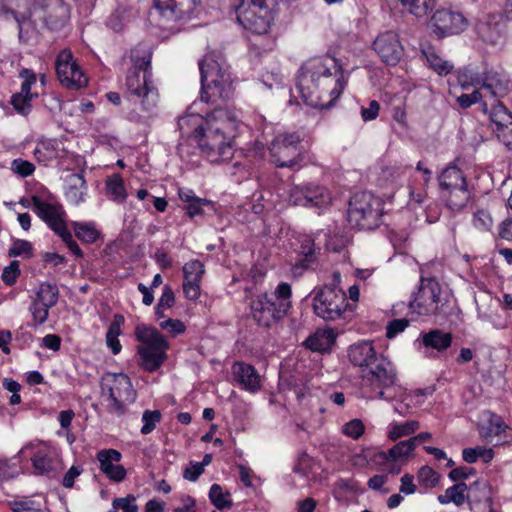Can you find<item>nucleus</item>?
Wrapping results in <instances>:
<instances>
[{
	"label": "nucleus",
	"instance_id": "6",
	"mask_svg": "<svg viewBox=\"0 0 512 512\" xmlns=\"http://www.w3.org/2000/svg\"><path fill=\"white\" fill-rule=\"evenodd\" d=\"M383 216V202L372 193H356L349 201L347 220L359 230H373L380 226Z\"/></svg>",
	"mask_w": 512,
	"mask_h": 512
},
{
	"label": "nucleus",
	"instance_id": "20",
	"mask_svg": "<svg viewBox=\"0 0 512 512\" xmlns=\"http://www.w3.org/2000/svg\"><path fill=\"white\" fill-rule=\"evenodd\" d=\"M373 49L388 65H396L403 56L404 48L394 31L380 33L373 42Z\"/></svg>",
	"mask_w": 512,
	"mask_h": 512
},
{
	"label": "nucleus",
	"instance_id": "14",
	"mask_svg": "<svg viewBox=\"0 0 512 512\" xmlns=\"http://www.w3.org/2000/svg\"><path fill=\"white\" fill-rule=\"evenodd\" d=\"M38 0H1L0 11L11 15L18 25V38L22 43H29L35 30L32 20L33 7Z\"/></svg>",
	"mask_w": 512,
	"mask_h": 512
},
{
	"label": "nucleus",
	"instance_id": "4",
	"mask_svg": "<svg viewBox=\"0 0 512 512\" xmlns=\"http://www.w3.org/2000/svg\"><path fill=\"white\" fill-rule=\"evenodd\" d=\"M291 296L288 283H280L274 291L255 296L250 303L252 318L260 326L271 327L287 315L291 308Z\"/></svg>",
	"mask_w": 512,
	"mask_h": 512
},
{
	"label": "nucleus",
	"instance_id": "41",
	"mask_svg": "<svg viewBox=\"0 0 512 512\" xmlns=\"http://www.w3.org/2000/svg\"><path fill=\"white\" fill-rule=\"evenodd\" d=\"M507 428L508 426L501 417L493 414L489 419L487 426L481 432V436L487 443H492L493 437H497L505 433Z\"/></svg>",
	"mask_w": 512,
	"mask_h": 512
},
{
	"label": "nucleus",
	"instance_id": "62",
	"mask_svg": "<svg viewBox=\"0 0 512 512\" xmlns=\"http://www.w3.org/2000/svg\"><path fill=\"white\" fill-rule=\"evenodd\" d=\"M159 326L164 330H168L172 336L182 334L186 329L182 321L171 318L161 321Z\"/></svg>",
	"mask_w": 512,
	"mask_h": 512
},
{
	"label": "nucleus",
	"instance_id": "50",
	"mask_svg": "<svg viewBox=\"0 0 512 512\" xmlns=\"http://www.w3.org/2000/svg\"><path fill=\"white\" fill-rule=\"evenodd\" d=\"M418 482L424 488H433L439 482V474L429 466H423L418 471Z\"/></svg>",
	"mask_w": 512,
	"mask_h": 512
},
{
	"label": "nucleus",
	"instance_id": "64",
	"mask_svg": "<svg viewBox=\"0 0 512 512\" xmlns=\"http://www.w3.org/2000/svg\"><path fill=\"white\" fill-rule=\"evenodd\" d=\"M10 507L13 512H43L40 507L35 506L34 501L29 499L13 501Z\"/></svg>",
	"mask_w": 512,
	"mask_h": 512
},
{
	"label": "nucleus",
	"instance_id": "52",
	"mask_svg": "<svg viewBox=\"0 0 512 512\" xmlns=\"http://www.w3.org/2000/svg\"><path fill=\"white\" fill-rule=\"evenodd\" d=\"M473 225L480 231L488 232L493 226V219L486 210H478L474 214Z\"/></svg>",
	"mask_w": 512,
	"mask_h": 512
},
{
	"label": "nucleus",
	"instance_id": "32",
	"mask_svg": "<svg viewBox=\"0 0 512 512\" xmlns=\"http://www.w3.org/2000/svg\"><path fill=\"white\" fill-rule=\"evenodd\" d=\"M336 336L333 330H318L305 341L306 346L316 352H326L335 343Z\"/></svg>",
	"mask_w": 512,
	"mask_h": 512
},
{
	"label": "nucleus",
	"instance_id": "31",
	"mask_svg": "<svg viewBox=\"0 0 512 512\" xmlns=\"http://www.w3.org/2000/svg\"><path fill=\"white\" fill-rule=\"evenodd\" d=\"M453 336L450 332L433 329L422 335V343L426 348L435 349L438 352L447 350L452 344Z\"/></svg>",
	"mask_w": 512,
	"mask_h": 512
},
{
	"label": "nucleus",
	"instance_id": "34",
	"mask_svg": "<svg viewBox=\"0 0 512 512\" xmlns=\"http://www.w3.org/2000/svg\"><path fill=\"white\" fill-rule=\"evenodd\" d=\"M70 10L62 0H55L52 11L46 17V23L51 29L62 28L69 20Z\"/></svg>",
	"mask_w": 512,
	"mask_h": 512
},
{
	"label": "nucleus",
	"instance_id": "7",
	"mask_svg": "<svg viewBox=\"0 0 512 512\" xmlns=\"http://www.w3.org/2000/svg\"><path fill=\"white\" fill-rule=\"evenodd\" d=\"M101 396L107 402V411L120 417L126 413L127 405L135 401L136 391L126 374L108 373L101 380Z\"/></svg>",
	"mask_w": 512,
	"mask_h": 512
},
{
	"label": "nucleus",
	"instance_id": "40",
	"mask_svg": "<svg viewBox=\"0 0 512 512\" xmlns=\"http://www.w3.org/2000/svg\"><path fill=\"white\" fill-rule=\"evenodd\" d=\"M124 323L122 315H115L113 322L110 324L106 333V343L114 355L121 351V344L118 336L120 335V326Z\"/></svg>",
	"mask_w": 512,
	"mask_h": 512
},
{
	"label": "nucleus",
	"instance_id": "28",
	"mask_svg": "<svg viewBox=\"0 0 512 512\" xmlns=\"http://www.w3.org/2000/svg\"><path fill=\"white\" fill-rule=\"evenodd\" d=\"M232 372L235 379L244 389L251 392L260 389V376L252 365L244 362H236L232 366Z\"/></svg>",
	"mask_w": 512,
	"mask_h": 512
},
{
	"label": "nucleus",
	"instance_id": "27",
	"mask_svg": "<svg viewBox=\"0 0 512 512\" xmlns=\"http://www.w3.org/2000/svg\"><path fill=\"white\" fill-rule=\"evenodd\" d=\"M391 9H400L417 18L425 17L433 10L437 0H385Z\"/></svg>",
	"mask_w": 512,
	"mask_h": 512
},
{
	"label": "nucleus",
	"instance_id": "35",
	"mask_svg": "<svg viewBox=\"0 0 512 512\" xmlns=\"http://www.w3.org/2000/svg\"><path fill=\"white\" fill-rule=\"evenodd\" d=\"M413 442L410 440L400 441L387 452L380 451L377 453L380 462H395L399 459L407 457L414 450Z\"/></svg>",
	"mask_w": 512,
	"mask_h": 512
},
{
	"label": "nucleus",
	"instance_id": "57",
	"mask_svg": "<svg viewBox=\"0 0 512 512\" xmlns=\"http://www.w3.org/2000/svg\"><path fill=\"white\" fill-rule=\"evenodd\" d=\"M191 137H188L184 142H180L177 146V153L183 160H190V157L196 154V151L199 150L198 144L191 140Z\"/></svg>",
	"mask_w": 512,
	"mask_h": 512
},
{
	"label": "nucleus",
	"instance_id": "33",
	"mask_svg": "<svg viewBox=\"0 0 512 512\" xmlns=\"http://www.w3.org/2000/svg\"><path fill=\"white\" fill-rule=\"evenodd\" d=\"M473 85L478 86L474 92L477 95L481 109L484 113H488V109L493 107L494 103H501L500 99L502 97L496 96V92L491 89L489 85L481 81L478 77L473 79Z\"/></svg>",
	"mask_w": 512,
	"mask_h": 512
},
{
	"label": "nucleus",
	"instance_id": "43",
	"mask_svg": "<svg viewBox=\"0 0 512 512\" xmlns=\"http://www.w3.org/2000/svg\"><path fill=\"white\" fill-rule=\"evenodd\" d=\"M419 427L420 423L416 420L392 424L388 432V438L395 441L398 438L413 434Z\"/></svg>",
	"mask_w": 512,
	"mask_h": 512
},
{
	"label": "nucleus",
	"instance_id": "17",
	"mask_svg": "<svg viewBox=\"0 0 512 512\" xmlns=\"http://www.w3.org/2000/svg\"><path fill=\"white\" fill-rule=\"evenodd\" d=\"M201 0H155L162 18L178 22L192 19L199 13Z\"/></svg>",
	"mask_w": 512,
	"mask_h": 512
},
{
	"label": "nucleus",
	"instance_id": "54",
	"mask_svg": "<svg viewBox=\"0 0 512 512\" xmlns=\"http://www.w3.org/2000/svg\"><path fill=\"white\" fill-rule=\"evenodd\" d=\"M19 275H20L19 261L13 260L8 266H6L4 268L3 273H2V280L6 285L12 286L16 283Z\"/></svg>",
	"mask_w": 512,
	"mask_h": 512
},
{
	"label": "nucleus",
	"instance_id": "9",
	"mask_svg": "<svg viewBox=\"0 0 512 512\" xmlns=\"http://www.w3.org/2000/svg\"><path fill=\"white\" fill-rule=\"evenodd\" d=\"M441 198L453 211L462 210L470 201L466 176L457 166L446 167L438 176Z\"/></svg>",
	"mask_w": 512,
	"mask_h": 512
},
{
	"label": "nucleus",
	"instance_id": "23",
	"mask_svg": "<svg viewBox=\"0 0 512 512\" xmlns=\"http://www.w3.org/2000/svg\"><path fill=\"white\" fill-rule=\"evenodd\" d=\"M96 458L100 464V470L106 477L113 482H122L127 475L126 469L119 464L122 459V454L115 449H102Z\"/></svg>",
	"mask_w": 512,
	"mask_h": 512
},
{
	"label": "nucleus",
	"instance_id": "56",
	"mask_svg": "<svg viewBox=\"0 0 512 512\" xmlns=\"http://www.w3.org/2000/svg\"><path fill=\"white\" fill-rule=\"evenodd\" d=\"M51 307L43 306L42 304L33 301L29 310L32 313L35 327L42 325L46 322L48 316H49V309Z\"/></svg>",
	"mask_w": 512,
	"mask_h": 512
},
{
	"label": "nucleus",
	"instance_id": "60",
	"mask_svg": "<svg viewBox=\"0 0 512 512\" xmlns=\"http://www.w3.org/2000/svg\"><path fill=\"white\" fill-rule=\"evenodd\" d=\"M408 325L409 321L405 318L390 321L386 327V337L389 339L394 338L396 335L403 332Z\"/></svg>",
	"mask_w": 512,
	"mask_h": 512
},
{
	"label": "nucleus",
	"instance_id": "51",
	"mask_svg": "<svg viewBox=\"0 0 512 512\" xmlns=\"http://www.w3.org/2000/svg\"><path fill=\"white\" fill-rule=\"evenodd\" d=\"M9 256H24L30 258L33 255L32 244L27 240H16L8 251Z\"/></svg>",
	"mask_w": 512,
	"mask_h": 512
},
{
	"label": "nucleus",
	"instance_id": "16",
	"mask_svg": "<svg viewBox=\"0 0 512 512\" xmlns=\"http://www.w3.org/2000/svg\"><path fill=\"white\" fill-rule=\"evenodd\" d=\"M55 67L58 80L68 89H80L87 84V78L73 60L70 51L63 50L59 53Z\"/></svg>",
	"mask_w": 512,
	"mask_h": 512
},
{
	"label": "nucleus",
	"instance_id": "22",
	"mask_svg": "<svg viewBox=\"0 0 512 512\" xmlns=\"http://www.w3.org/2000/svg\"><path fill=\"white\" fill-rule=\"evenodd\" d=\"M506 28L505 20L499 13L487 14L478 19L475 24V32L486 43L495 45L504 36Z\"/></svg>",
	"mask_w": 512,
	"mask_h": 512
},
{
	"label": "nucleus",
	"instance_id": "30",
	"mask_svg": "<svg viewBox=\"0 0 512 512\" xmlns=\"http://www.w3.org/2000/svg\"><path fill=\"white\" fill-rule=\"evenodd\" d=\"M471 484L467 485L464 482L457 483L446 489L443 495L438 496V501L441 504L454 503L456 506H461L465 501L471 505V496L466 492H473L475 489H470Z\"/></svg>",
	"mask_w": 512,
	"mask_h": 512
},
{
	"label": "nucleus",
	"instance_id": "25",
	"mask_svg": "<svg viewBox=\"0 0 512 512\" xmlns=\"http://www.w3.org/2000/svg\"><path fill=\"white\" fill-rule=\"evenodd\" d=\"M348 356L353 365L360 367L361 376L365 369L372 368L382 358V355L376 353L372 342L368 341L352 345Z\"/></svg>",
	"mask_w": 512,
	"mask_h": 512
},
{
	"label": "nucleus",
	"instance_id": "39",
	"mask_svg": "<svg viewBox=\"0 0 512 512\" xmlns=\"http://www.w3.org/2000/svg\"><path fill=\"white\" fill-rule=\"evenodd\" d=\"M106 191L109 198L117 203H123L127 198L124 181L119 174H113L106 180Z\"/></svg>",
	"mask_w": 512,
	"mask_h": 512
},
{
	"label": "nucleus",
	"instance_id": "2",
	"mask_svg": "<svg viewBox=\"0 0 512 512\" xmlns=\"http://www.w3.org/2000/svg\"><path fill=\"white\" fill-rule=\"evenodd\" d=\"M345 83L340 62L324 56L309 59L301 66L296 88L307 105L327 109L340 96Z\"/></svg>",
	"mask_w": 512,
	"mask_h": 512
},
{
	"label": "nucleus",
	"instance_id": "24",
	"mask_svg": "<svg viewBox=\"0 0 512 512\" xmlns=\"http://www.w3.org/2000/svg\"><path fill=\"white\" fill-rule=\"evenodd\" d=\"M204 272V265L199 260L187 262L183 266V291L186 298L196 300L199 297L200 283Z\"/></svg>",
	"mask_w": 512,
	"mask_h": 512
},
{
	"label": "nucleus",
	"instance_id": "36",
	"mask_svg": "<svg viewBox=\"0 0 512 512\" xmlns=\"http://www.w3.org/2000/svg\"><path fill=\"white\" fill-rule=\"evenodd\" d=\"M58 298L59 289L57 285L50 282H42L35 292L33 301L52 308L57 304Z\"/></svg>",
	"mask_w": 512,
	"mask_h": 512
},
{
	"label": "nucleus",
	"instance_id": "18",
	"mask_svg": "<svg viewBox=\"0 0 512 512\" xmlns=\"http://www.w3.org/2000/svg\"><path fill=\"white\" fill-rule=\"evenodd\" d=\"M431 21L439 38L460 34L468 26L467 19L461 13L450 9L436 10Z\"/></svg>",
	"mask_w": 512,
	"mask_h": 512
},
{
	"label": "nucleus",
	"instance_id": "10",
	"mask_svg": "<svg viewBox=\"0 0 512 512\" xmlns=\"http://www.w3.org/2000/svg\"><path fill=\"white\" fill-rule=\"evenodd\" d=\"M236 15L239 24L251 34L266 36L269 33L273 13L267 0H240Z\"/></svg>",
	"mask_w": 512,
	"mask_h": 512
},
{
	"label": "nucleus",
	"instance_id": "1",
	"mask_svg": "<svg viewBox=\"0 0 512 512\" xmlns=\"http://www.w3.org/2000/svg\"><path fill=\"white\" fill-rule=\"evenodd\" d=\"M201 74L200 99L216 108L207 115L205 126L191 140L198 144L211 162L226 161L232 157L231 139L237 127L233 112L220 106L230 98L232 87L229 74L211 56L206 55L199 61Z\"/></svg>",
	"mask_w": 512,
	"mask_h": 512
},
{
	"label": "nucleus",
	"instance_id": "13",
	"mask_svg": "<svg viewBox=\"0 0 512 512\" xmlns=\"http://www.w3.org/2000/svg\"><path fill=\"white\" fill-rule=\"evenodd\" d=\"M313 310L318 317L325 321L341 318L346 310L345 292L333 286H323L314 290Z\"/></svg>",
	"mask_w": 512,
	"mask_h": 512
},
{
	"label": "nucleus",
	"instance_id": "53",
	"mask_svg": "<svg viewBox=\"0 0 512 512\" xmlns=\"http://www.w3.org/2000/svg\"><path fill=\"white\" fill-rule=\"evenodd\" d=\"M11 170L25 178V177H28L30 175H32L35 171V166L32 162H29L27 160H23L21 158H17V159H14L11 163Z\"/></svg>",
	"mask_w": 512,
	"mask_h": 512
},
{
	"label": "nucleus",
	"instance_id": "8",
	"mask_svg": "<svg viewBox=\"0 0 512 512\" xmlns=\"http://www.w3.org/2000/svg\"><path fill=\"white\" fill-rule=\"evenodd\" d=\"M447 294L435 278L421 277L420 285L412 294L408 307L413 313L422 316L446 314Z\"/></svg>",
	"mask_w": 512,
	"mask_h": 512
},
{
	"label": "nucleus",
	"instance_id": "58",
	"mask_svg": "<svg viewBox=\"0 0 512 512\" xmlns=\"http://www.w3.org/2000/svg\"><path fill=\"white\" fill-rule=\"evenodd\" d=\"M136 498L129 494L124 498H115L113 508L121 509L123 512H138V506L135 504Z\"/></svg>",
	"mask_w": 512,
	"mask_h": 512
},
{
	"label": "nucleus",
	"instance_id": "49",
	"mask_svg": "<svg viewBox=\"0 0 512 512\" xmlns=\"http://www.w3.org/2000/svg\"><path fill=\"white\" fill-rule=\"evenodd\" d=\"M161 419L162 414L159 410H145L142 414L143 426L141 428V433L144 435L151 433Z\"/></svg>",
	"mask_w": 512,
	"mask_h": 512
},
{
	"label": "nucleus",
	"instance_id": "48",
	"mask_svg": "<svg viewBox=\"0 0 512 512\" xmlns=\"http://www.w3.org/2000/svg\"><path fill=\"white\" fill-rule=\"evenodd\" d=\"M20 77L23 78L24 81L21 84L20 92L15 93L14 95L26 96L28 99L36 98L38 94L31 92L32 85L36 83L35 73L30 69L24 68L20 72Z\"/></svg>",
	"mask_w": 512,
	"mask_h": 512
},
{
	"label": "nucleus",
	"instance_id": "15",
	"mask_svg": "<svg viewBox=\"0 0 512 512\" xmlns=\"http://www.w3.org/2000/svg\"><path fill=\"white\" fill-rule=\"evenodd\" d=\"M289 202L295 206L323 209L331 203V194L319 185L294 186L289 192Z\"/></svg>",
	"mask_w": 512,
	"mask_h": 512
},
{
	"label": "nucleus",
	"instance_id": "46",
	"mask_svg": "<svg viewBox=\"0 0 512 512\" xmlns=\"http://www.w3.org/2000/svg\"><path fill=\"white\" fill-rule=\"evenodd\" d=\"M423 54L425 55L430 67L439 75H447L451 72L453 66L448 61L440 58L434 51H423Z\"/></svg>",
	"mask_w": 512,
	"mask_h": 512
},
{
	"label": "nucleus",
	"instance_id": "38",
	"mask_svg": "<svg viewBox=\"0 0 512 512\" xmlns=\"http://www.w3.org/2000/svg\"><path fill=\"white\" fill-rule=\"evenodd\" d=\"M489 119L491 124L494 125L493 131L496 132L499 128L506 127L512 124V114L503 105V103H494L493 107L488 109Z\"/></svg>",
	"mask_w": 512,
	"mask_h": 512
},
{
	"label": "nucleus",
	"instance_id": "5",
	"mask_svg": "<svg viewBox=\"0 0 512 512\" xmlns=\"http://www.w3.org/2000/svg\"><path fill=\"white\" fill-rule=\"evenodd\" d=\"M134 334L141 343L136 349L140 366L150 373L157 371L167 359L168 341L156 328L143 323L135 327Z\"/></svg>",
	"mask_w": 512,
	"mask_h": 512
},
{
	"label": "nucleus",
	"instance_id": "47",
	"mask_svg": "<svg viewBox=\"0 0 512 512\" xmlns=\"http://www.w3.org/2000/svg\"><path fill=\"white\" fill-rule=\"evenodd\" d=\"M73 228L76 237L86 243L95 242L99 236L98 231L87 223L75 222Z\"/></svg>",
	"mask_w": 512,
	"mask_h": 512
},
{
	"label": "nucleus",
	"instance_id": "61",
	"mask_svg": "<svg viewBox=\"0 0 512 512\" xmlns=\"http://www.w3.org/2000/svg\"><path fill=\"white\" fill-rule=\"evenodd\" d=\"M32 99H28L26 96L22 95H12L11 104L14 109L21 115H27L31 110L30 102Z\"/></svg>",
	"mask_w": 512,
	"mask_h": 512
},
{
	"label": "nucleus",
	"instance_id": "29",
	"mask_svg": "<svg viewBox=\"0 0 512 512\" xmlns=\"http://www.w3.org/2000/svg\"><path fill=\"white\" fill-rule=\"evenodd\" d=\"M66 197L74 205H79L85 199L87 184L83 173H72L67 176Z\"/></svg>",
	"mask_w": 512,
	"mask_h": 512
},
{
	"label": "nucleus",
	"instance_id": "3",
	"mask_svg": "<svg viewBox=\"0 0 512 512\" xmlns=\"http://www.w3.org/2000/svg\"><path fill=\"white\" fill-rule=\"evenodd\" d=\"M152 52L146 45L139 44L130 52L132 67L126 77V87L130 96L142 106L143 111L152 112L158 102V91L149 80L151 76Z\"/></svg>",
	"mask_w": 512,
	"mask_h": 512
},
{
	"label": "nucleus",
	"instance_id": "45",
	"mask_svg": "<svg viewBox=\"0 0 512 512\" xmlns=\"http://www.w3.org/2000/svg\"><path fill=\"white\" fill-rule=\"evenodd\" d=\"M230 494L228 492L224 493L223 489L218 484H213L209 491V499L212 504L219 510L230 508L232 506V501L229 499Z\"/></svg>",
	"mask_w": 512,
	"mask_h": 512
},
{
	"label": "nucleus",
	"instance_id": "37",
	"mask_svg": "<svg viewBox=\"0 0 512 512\" xmlns=\"http://www.w3.org/2000/svg\"><path fill=\"white\" fill-rule=\"evenodd\" d=\"M485 84L496 92V96L505 97L509 92V80L502 74L488 71L482 76H477Z\"/></svg>",
	"mask_w": 512,
	"mask_h": 512
},
{
	"label": "nucleus",
	"instance_id": "21",
	"mask_svg": "<svg viewBox=\"0 0 512 512\" xmlns=\"http://www.w3.org/2000/svg\"><path fill=\"white\" fill-rule=\"evenodd\" d=\"M31 200L37 215L57 235L67 228L64 221L66 212L61 204L48 203L41 200L38 196H32Z\"/></svg>",
	"mask_w": 512,
	"mask_h": 512
},
{
	"label": "nucleus",
	"instance_id": "42",
	"mask_svg": "<svg viewBox=\"0 0 512 512\" xmlns=\"http://www.w3.org/2000/svg\"><path fill=\"white\" fill-rule=\"evenodd\" d=\"M204 120L199 115H187L178 119V127L182 135L186 134L188 137L198 134L200 129L204 126Z\"/></svg>",
	"mask_w": 512,
	"mask_h": 512
},
{
	"label": "nucleus",
	"instance_id": "55",
	"mask_svg": "<svg viewBox=\"0 0 512 512\" xmlns=\"http://www.w3.org/2000/svg\"><path fill=\"white\" fill-rule=\"evenodd\" d=\"M342 431L346 436L358 439L364 434L365 426L360 419H353L343 426Z\"/></svg>",
	"mask_w": 512,
	"mask_h": 512
},
{
	"label": "nucleus",
	"instance_id": "11",
	"mask_svg": "<svg viewBox=\"0 0 512 512\" xmlns=\"http://www.w3.org/2000/svg\"><path fill=\"white\" fill-rule=\"evenodd\" d=\"M362 378L377 398L392 400L396 396L397 372L384 356L372 368L365 369Z\"/></svg>",
	"mask_w": 512,
	"mask_h": 512
},
{
	"label": "nucleus",
	"instance_id": "19",
	"mask_svg": "<svg viewBox=\"0 0 512 512\" xmlns=\"http://www.w3.org/2000/svg\"><path fill=\"white\" fill-rule=\"evenodd\" d=\"M20 454H29L37 475H49L55 470L54 452L47 444L37 441L26 444Z\"/></svg>",
	"mask_w": 512,
	"mask_h": 512
},
{
	"label": "nucleus",
	"instance_id": "59",
	"mask_svg": "<svg viewBox=\"0 0 512 512\" xmlns=\"http://www.w3.org/2000/svg\"><path fill=\"white\" fill-rule=\"evenodd\" d=\"M38 153H43L44 159L56 158L58 155V152L56 149V142L52 141V140H47V141H42V142L38 143V145L34 151L35 156H38Z\"/></svg>",
	"mask_w": 512,
	"mask_h": 512
},
{
	"label": "nucleus",
	"instance_id": "63",
	"mask_svg": "<svg viewBox=\"0 0 512 512\" xmlns=\"http://www.w3.org/2000/svg\"><path fill=\"white\" fill-rule=\"evenodd\" d=\"M58 236L67 245L68 249L78 258L83 257V252L77 242L73 239L71 232L66 228Z\"/></svg>",
	"mask_w": 512,
	"mask_h": 512
},
{
	"label": "nucleus",
	"instance_id": "44",
	"mask_svg": "<svg viewBox=\"0 0 512 512\" xmlns=\"http://www.w3.org/2000/svg\"><path fill=\"white\" fill-rule=\"evenodd\" d=\"M463 460L467 463H475L478 458H483L485 463L490 462L494 457V451L492 448L485 447H475V448H465L462 451Z\"/></svg>",
	"mask_w": 512,
	"mask_h": 512
},
{
	"label": "nucleus",
	"instance_id": "12",
	"mask_svg": "<svg viewBox=\"0 0 512 512\" xmlns=\"http://www.w3.org/2000/svg\"><path fill=\"white\" fill-rule=\"evenodd\" d=\"M301 138L297 133L277 135L269 146L270 160L277 167L292 168L304 160Z\"/></svg>",
	"mask_w": 512,
	"mask_h": 512
},
{
	"label": "nucleus",
	"instance_id": "26",
	"mask_svg": "<svg viewBox=\"0 0 512 512\" xmlns=\"http://www.w3.org/2000/svg\"><path fill=\"white\" fill-rule=\"evenodd\" d=\"M314 246V240L310 236L302 235L298 237L295 251L301 258L292 268V272L295 276H301L305 270L316 263L317 255Z\"/></svg>",
	"mask_w": 512,
	"mask_h": 512
}]
</instances>
